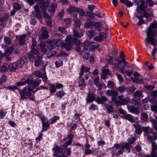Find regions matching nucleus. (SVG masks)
<instances>
[{
    "label": "nucleus",
    "instance_id": "22",
    "mask_svg": "<svg viewBox=\"0 0 157 157\" xmlns=\"http://www.w3.org/2000/svg\"><path fill=\"white\" fill-rule=\"evenodd\" d=\"M133 96L135 97H138L143 98L144 96L142 92L139 90H136Z\"/></svg>",
    "mask_w": 157,
    "mask_h": 157
},
{
    "label": "nucleus",
    "instance_id": "58",
    "mask_svg": "<svg viewBox=\"0 0 157 157\" xmlns=\"http://www.w3.org/2000/svg\"><path fill=\"white\" fill-rule=\"evenodd\" d=\"M41 78L43 79V81L44 82H45L47 81L48 78L45 72H44Z\"/></svg>",
    "mask_w": 157,
    "mask_h": 157
},
{
    "label": "nucleus",
    "instance_id": "15",
    "mask_svg": "<svg viewBox=\"0 0 157 157\" xmlns=\"http://www.w3.org/2000/svg\"><path fill=\"white\" fill-rule=\"evenodd\" d=\"M90 68L87 67H85L84 65H82L81 66V72L79 78H80L83 75L84 72H88L90 71Z\"/></svg>",
    "mask_w": 157,
    "mask_h": 157
},
{
    "label": "nucleus",
    "instance_id": "27",
    "mask_svg": "<svg viewBox=\"0 0 157 157\" xmlns=\"http://www.w3.org/2000/svg\"><path fill=\"white\" fill-rule=\"evenodd\" d=\"M13 50V48L10 46L5 51V55H9Z\"/></svg>",
    "mask_w": 157,
    "mask_h": 157
},
{
    "label": "nucleus",
    "instance_id": "9",
    "mask_svg": "<svg viewBox=\"0 0 157 157\" xmlns=\"http://www.w3.org/2000/svg\"><path fill=\"white\" fill-rule=\"evenodd\" d=\"M106 37V34L103 32H101L99 33V37L96 36L94 39L96 41L99 42L104 40Z\"/></svg>",
    "mask_w": 157,
    "mask_h": 157
},
{
    "label": "nucleus",
    "instance_id": "13",
    "mask_svg": "<svg viewBox=\"0 0 157 157\" xmlns=\"http://www.w3.org/2000/svg\"><path fill=\"white\" fill-rule=\"evenodd\" d=\"M121 147L122 149L124 150L126 149L125 151H127L128 153H129L130 152V149L131 148V146L128 143H124L121 145Z\"/></svg>",
    "mask_w": 157,
    "mask_h": 157
},
{
    "label": "nucleus",
    "instance_id": "17",
    "mask_svg": "<svg viewBox=\"0 0 157 157\" xmlns=\"http://www.w3.org/2000/svg\"><path fill=\"white\" fill-rule=\"evenodd\" d=\"M107 101V98L105 96H102L97 98L96 102L98 104H103L104 102Z\"/></svg>",
    "mask_w": 157,
    "mask_h": 157
},
{
    "label": "nucleus",
    "instance_id": "1",
    "mask_svg": "<svg viewBox=\"0 0 157 157\" xmlns=\"http://www.w3.org/2000/svg\"><path fill=\"white\" fill-rule=\"evenodd\" d=\"M157 27V22H153L151 24L150 26L148 28L145 32L147 33V36L145 40V44L147 46V44L150 43L153 46H156V40L154 38V34L153 29Z\"/></svg>",
    "mask_w": 157,
    "mask_h": 157
},
{
    "label": "nucleus",
    "instance_id": "54",
    "mask_svg": "<svg viewBox=\"0 0 157 157\" xmlns=\"http://www.w3.org/2000/svg\"><path fill=\"white\" fill-rule=\"evenodd\" d=\"M4 40L5 43L7 45H10L11 44V41L10 39L8 37H5L4 38Z\"/></svg>",
    "mask_w": 157,
    "mask_h": 157
},
{
    "label": "nucleus",
    "instance_id": "12",
    "mask_svg": "<svg viewBox=\"0 0 157 157\" xmlns=\"http://www.w3.org/2000/svg\"><path fill=\"white\" fill-rule=\"evenodd\" d=\"M133 126L135 128V132L137 134H141L142 133L141 130V126L138 124H133Z\"/></svg>",
    "mask_w": 157,
    "mask_h": 157
},
{
    "label": "nucleus",
    "instance_id": "24",
    "mask_svg": "<svg viewBox=\"0 0 157 157\" xmlns=\"http://www.w3.org/2000/svg\"><path fill=\"white\" fill-rule=\"evenodd\" d=\"M26 35H22L20 36L19 38V44L21 45H23L25 42V38Z\"/></svg>",
    "mask_w": 157,
    "mask_h": 157
},
{
    "label": "nucleus",
    "instance_id": "64",
    "mask_svg": "<svg viewBox=\"0 0 157 157\" xmlns=\"http://www.w3.org/2000/svg\"><path fill=\"white\" fill-rule=\"evenodd\" d=\"M149 128L150 127L149 126L144 127L142 129L145 133H147L148 132Z\"/></svg>",
    "mask_w": 157,
    "mask_h": 157
},
{
    "label": "nucleus",
    "instance_id": "30",
    "mask_svg": "<svg viewBox=\"0 0 157 157\" xmlns=\"http://www.w3.org/2000/svg\"><path fill=\"white\" fill-rule=\"evenodd\" d=\"M74 25L75 26L79 27L80 25V22L79 20L76 17H75L74 20Z\"/></svg>",
    "mask_w": 157,
    "mask_h": 157
},
{
    "label": "nucleus",
    "instance_id": "40",
    "mask_svg": "<svg viewBox=\"0 0 157 157\" xmlns=\"http://www.w3.org/2000/svg\"><path fill=\"white\" fill-rule=\"evenodd\" d=\"M7 21V18L6 17H4L0 19V25H2L4 24H6V21Z\"/></svg>",
    "mask_w": 157,
    "mask_h": 157
},
{
    "label": "nucleus",
    "instance_id": "38",
    "mask_svg": "<svg viewBox=\"0 0 157 157\" xmlns=\"http://www.w3.org/2000/svg\"><path fill=\"white\" fill-rule=\"evenodd\" d=\"M114 85V82L111 80L109 81L107 83V87L109 88H113Z\"/></svg>",
    "mask_w": 157,
    "mask_h": 157
},
{
    "label": "nucleus",
    "instance_id": "43",
    "mask_svg": "<svg viewBox=\"0 0 157 157\" xmlns=\"http://www.w3.org/2000/svg\"><path fill=\"white\" fill-rule=\"evenodd\" d=\"M87 15L90 18H93L95 16V14L91 11H87L86 13Z\"/></svg>",
    "mask_w": 157,
    "mask_h": 157
},
{
    "label": "nucleus",
    "instance_id": "53",
    "mask_svg": "<svg viewBox=\"0 0 157 157\" xmlns=\"http://www.w3.org/2000/svg\"><path fill=\"white\" fill-rule=\"evenodd\" d=\"M152 144V151H156L157 149V145L155 143V142Z\"/></svg>",
    "mask_w": 157,
    "mask_h": 157
},
{
    "label": "nucleus",
    "instance_id": "29",
    "mask_svg": "<svg viewBox=\"0 0 157 157\" xmlns=\"http://www.w3.org/2000/svg\"><path fill=\"white\" fill-rule=\"evenodd\" d=\"M63 42L61 43V41L60 39H57L53 40V46H59L61 44V45L62 47L63 46L62 45V44Z\"/></svg>",
    "mask_w": 157,
    "mask_h": 157
},
{
    "label": "nucleus",
    "instance_id": "39",
    "mask_svg": "<svg viewBox=\"0 0 157 157\" xmlns=\"http://www.w3.org/2000/svg\"><path fill=\"white\" fill-rule=\"evenodd\" d=\"M50 92L51 93H54L56 92V90L55 86L52 84L50 85Z\"/></svg>",
    "mask_w": 157,
    "mask_h": 157
},
{
    "label": "nucleus",
    "instance_id": "28",
    "mask_svg": "<svg viewBox=\"0 0 157 157\" xmlns=\"http://www.w3.org/2000/svg\"><path fill=\"white\" fill-rule=\"evenodd\" d=\"M131 123L134 122L133 117L130 114H126V119Z\"/></svg>",
    "mask_w": 157,
    "mask_h": 157
},
{
    "label": "nucleus",
    "instance_id": "16",
    "mask_svg": "<svg viewBox=\"0 0 157 157\" xmlns=\"http://www.w3.org/2000/svg\"><path fill=\"white\" fill-rule=\"evenodd\" d=\"M84 27L86 29L93 28V21L89 20V19H87L84 25Z\"/></svg>",
    "mask_w": 157,
    "mask_h": 157
},
{
    "label": "nucleus",
    "instance_id": "19",
    "mask_svg": "<svg viewBox=\"0 0 157 157\" xmlns=\"http://www.w3.org/2000/svg\"><path fill=\"white\" fill-rule=\"evenodd\" d=\"M138 5L139 6L140 9L141 11H143L146 7L144 2L143 0H140L138 1Z\"/></svg>",
    "mask_w": 157,
    "mask_h": 157
},
{
    "label": "nucleus",
    "instance_id": "5",
    "mask_svg": "<svg viewBox=\"0 0 157 157\" xmlns=\"http://www.w3.org/2000/svg\"><path fill=\"white\" fill-rule=\"evenodd\" d=\"M35 88L34 87H29L27 89L24 88L22 90L19 89L18 91L20 94L21 99L22 100L25 99L26 98V96H30L31 95V91H33L34 93H35L40 89V88H37L34 91Z\"/></svg>",
    "mask_w": 157,
    "mask_h": 157
},
{
    "label": "nucleus",
    "instance_id": "2",
    "mask_svg": "<svg viewBox=\"0 0 157 157\" xmlns=\"http://www.w3.org/2000/svg\"><path fill=\"white\" fill-rule=\"evenodd\" d=\"M120 57L123 61V65L121 67H120L118 65H115V68L119 69L121 70V73L122 74H124L128 76H130L133 73V71L131 70H127L126 68H131V64L128 62L125 61V59L124 58V55L123 52H121Z\"/></svg>",
    "mask_w": 157,
    "mask_h": 157
},
{
    "label": "nucleus",
    "instance_id": "8",
    "mask_svg": "<svg viewBox=\"0 0 157 157\" xmlns=\"http://www.w3.org/2000/svg\"><path fill=\"white\" fill-rule=\"evenodd\" d=\"M127 108L128 111L132 113L138 115L140 112V109L139 107H136L133 105H127Z\"/></svg>",
    "mask_w": 157,
    "mask_h": 157
},
{
    "label": "nucleus",
    "instance_id": "32",
    "mask_svg": "<svg viewBox=\"0 0 157 157\" xmlns=\"http://www.w3.org/2000/svg\"><path fill=\"white\" fill-rule=\"evenodd\" d=\"M77 11L78 12L80 16H83L85 15V12L84 10L80 8H77Z\"/></svg>",
    "mask_w": 157,
    "mask_h": 157
},
{
    "label": "nucleus",
    "instance_id": "55",
    "mask_svg": "<svg viewBox=\"0 0 157 157\" xmlns=\"http://www.w3.org/2000/svg\"><path fill=\"white\" fill-rule=\"evenodd\" d=\"M59 30L64 34H66L67 33L66 29L63 27H59Z\"/></svg>",
    "mask_w": 157,
    "mask_h": 157
},
{
    "label": "nucleus",
    "instance_id": "34",
    "mask_svg": "<svg viewBox=\"0 0 157 157\" xmlns=\"http://www.w3.org/2000/svg\"><path fill=\"white\" fill-rule=\"evenodd\" d=\"M71 23V20L69 18H66L64 19L63 23L65 25H67V26H68L69 25V24Z\"/></svg>",
    "mask_w": 157,
    "mask_h": 157
},
{
    "label": "nucleus",
    "instance_id": "52",
    "mask_svg": "<svg viewBox=\"0 0 157 157\" xmlns=\"http://www.w3.org/2000/svg\"><path fill=\"white\" fill-rule=\"evenodd\" d=\"M7 70V68L6 66L5 65H3L2 66L0 69L1 71L2 72H6Z\"/></svg>",
    "mask_w": 157,
    "mask_h": 157
},
{
    "label": "nucleus",
    "instance_id": "42",
    "mask_svg": "<svg viewBox=\"0 0 157 157\" xmlns=\"http://www.w3.org/2000/svg\"><path fill=\"white\" fill-rule=\"evenodd\" d=\"M117 89L121 93L124 92L125 90V88L123 86H120Z\"/></svg>",
    "mask_w": 157,
    "mask_h": 157
},
{
    "label": "nucleus",
    "instance_id": "4",
    "mask_svg": "<svg viewBox=\"0 0 157 157\" xmlns=\"http://www.w3.org/2000/svg\"><path fill=\"white\" fill-rule=\"evenodd\" d=\"M49 2L48 1L44 2L40 4V7L43 12H46L47 7H48V11L50 14V16H52L54 15V13L57 7V4L55 0L51 2L50 5H49Z\"/></svg>",
    "mask_w": 157,
    "mask_h": 157
},
{
    "label": "nucleus",
    "instance_id": "59",
    "mask_svg": "<svg viewBox=\"0 0 157 157\" xmlns=\"http://www.w3.org/2000/svg\"><path fill=\"white\" fill-rule=\"evenodd\" d=\"M117 77L120 82H122L124 81V79L122 75L119 74H117Z\"/></svg>",
    "mask_w": 157,
    "mask_h": 157
},
{
    "label": "nucleus",
    "instance_id": "45",
    "mask_svg": "<svg viewBox=\"0 0 157 157\" xmlns=\"http://www.w3.org/2000/svg\"><path fill=\"white\" fill-rule=\"evenodd\" d=\"M147 139L148 142H150L151 144L154 142L153 141V137L151 136L147 135Z\"/></svg>",
    "mask_w": 157,
    "mask_h": 157
},
{
    "label": "nucleus",
    "instance_id": "6",
    "mask_svg": "<svg viewBox=\"0 0 157 157\" xmlns=\"http://www.w3.org/2000/svg\"><path fill=\"white\" fill-rule=\"evenodd\" d=\"M93 43V42L86 41L83 44H81L82 46L83 47V50L82 51L81 54L84 59L88 60L89 58L88 48Z\"/></svg>",
    "mask_w": 157,
    "mask_h": 157
},
{
    "label": "nucleus",
    "instance_id": "57",
    "mask_svg": "<svg viewBox=\"0 0 157 157\" xmlns=\"http://www.w3.org/2000/svg\"><path fill=\"white\" fill-rule=\"evenodd\" d=\"M62 152H59L56 153H54L53 154V157H62V156L63 155V154H62Z\"/></svg>",
    "mask_w": 157,
    "mask_h": 157
},
{
    "label": "nucleus",
    "instance_id": "3",
    "mask_svg": "<svg viewBox=\"0 0 157 157\" xmlns=\"http://www.w3.org/2000/svg\"><path fill=\"white\" fill-rule=\"evenodd\" d=\"M65 41L66 43H62V45L67 51H69L71 49L74 44H75L77 45H78L81 44V42L77 38L72 37L71 35H68L66 37Z\"/></svg>",
    "mask_w": 157,
    "mask_h": 157
},
{
    "label": "nucleus",
    "instance_id": "7",
    "mask_svg": "<svg viewBox=\"0 0 157 157\" xmlns=\"http://www.w3.org/2000/svg\"><path fill=\"white\" fill-rule=\"evenodd\" d=\"M111 101L118 106L127 105L128 103L127 100L124 98L123 95L118 96L117 98L112 97Z\"/></svg>",
    "mask_w": 157,
    "mask_h": 157
},
{
    "label": "nucleus",
    "instance_id": "49",
    "mask_svg": "<svg viewBox=\"0 0 157 157\" xmlns=\"http://www.w3.org/2000/svg\"><path fill=\"white\" fill-rule=\"evenodd\" d=\"M106 109L109 113H111L114 110L113 108L111 106L107 105L106 107Z\"/></svg>",
    "mask_w": 157,
    "mask_h": 157
},
{
    "label": "nucleus",
    "instance_id": "33",
    "mask_svg": "<svg viewBox=\"0 0 157 157\" xmlns=\"http://www.w3.org/2000/svg\"><path fill=\"white\" fill-rule=\"evenodd\" d=\"M65 93L63 92V90H61L57 92L56 95V96L57 97H59L60 98H61L62 97H63Z\"/></svg>",
    "mask_w": 157,
    "mask_h": 157
},
{
    "label": "nucleus",
    "instance_id": "18",
    "mask_svg": "<svg viewBox=\"0 0 157 157\" xmlns=\"http://www.w3.org/2000/svg\"><path fill=\"white\" fill-rule=\"evenodd\" d=\"M48 37V32L46 29H43L41 38L42 39L44 40L47 38Z\"/></svg>",
    "mask_w": 157,
    "mask_h": 157
},
{
    "label": "nucleus",
    "instance_id": "47",
    "mask_svg": "<svg viewBox=\"0 0 157 157\" xmlns=\"http://www.w3.org/2000/svg\"><path fill=\"white\" fill-rule=\"evenodd\" d=\"M149 101H152L149 97H147L142 100V102L143 104L147 103Z\"/></svg>",
    "mask_w": 157,
    "mask_h": 157
},
{
    "label": "nucleus",
    "instance_id": "50",
    "mask_svg": "<svg viewBox=\"0 0 157 157\" xmlns=\"http://www.w3.org/2000/svg\"><path fill=\"white\" fill-rule=\"evenodd\" d=\"M13 6L14 9L17 10H19L21 8V6L19 5V4L16 2H15L13 4Z\"/></svg>",
    "mask_w": 157,
    "mask_h": 157
},
{
    "label": "nucleus",
    "instance_id": "25",
    "mask_svg": "<svg viewBox=\"0 0 157 157\" xmlns=\"http://www.w3.org/2000/svg\"><path fill=\"white\" fill-rule=\"evenodd\" d=\"M48 122H46L42 123V126L43 127L42 132L46 131L49 128V124Z\"/></svg>",
    "mask_w": 157,
    "mask_h": 157
},
{
    "label": "nucleus",
    "instance_id": "23",
    "mask_svg": "<svg viewBox=\"0 0 157 157\" xmlns=\"http://www.w3.org/2000/svg\"><path fill=\"white\" fill-rule=\"evenodd\" d=\"M86 33L87 36H89L90 39L92 38L96 35L95 31L94 30L88 31Z\"/></svg>",
    "mask_w": 157,
    "mask_h": 157
},
{
    "label": "nucleus",
    "instance_id": "26",
    "mask_svg": "<svg viewBox=\"0 0 157 157\" xmlns=\"http://www.w3.org/2000/svg\"><path fill=\"white\" fill-rule=\"evenodd\" d=\"M141 119L144 121H147L148 120V115L146 113H142L141 114Z\"/></svg>",
    "mask_w": 157,
    "mask_h": 157
},
{
    "label": "nucleus",
    "instance_id": "60",
    "mask_svg": "<svg viewBox=\"0 0 157 157\" xmlns=\"http://www.w3.org/2000/svg\"><path fill=\"white\" fill-rule=\"evenodd\" d=\"M156 120H155L152 117H150V120L152 124V125H154L155 124H157V117H156Z\"/></svg>",
    "mask_w": 157,
    "mask_h": 157
},
{
    "label": "nucleus",
    "instance_id": "44",
    "mask_svg": "<svg viewBox=\"0 0 157 157\" xmlns=\"http://www.w3.org/2000/svg\"><path fill=\"white\" fill-rule=\"evenodd\" d=\"M73 35L75 36L78 38H80L83 35L82 34H80L77 31L74 30H73Z\"/></svg>",
    "mask_w": 157,
    "mask_h": 157
},
{
    "label": "nucleus",
    "instance_id": "14",
    "mask_svg": "<svg viewBox=\"0 0 157 157\" xmlns=\"http://www.w3.org/2000/svg\"><path fill=\"white\" fill-rule=\"evenodd\" d=\"M18 66L17 62H14L10 64L9 66L8 69L10 71H14Z\"/></svg>",
    "mask_w": 157,
    "mask_h": 157
},
{
    "label": "nucleus",
    "instance_id": "35",
    "mask_svg": "<svg viewBox=\"0 0 157 157\" xmlns=\"http://www.w3.org/2000/svg\"><path fill=\"white\" fill-rule=\"evenodd\" d=\"M113 57L112 56H110L109 57V59H108L107 60V61L108 62V64L114 66V67L115 68V65L116 64L114 63L113 62Z\"/></svg>",
    "mask_w": 157,
    "mask_h": 157
},
{
    "label": "nucleus",
    "instance_id": "10",
    "mask_svg": "<svg viewBox=\"0 0 157 157\" xmlns=\"http://www.w3.org/2000/svg\"><path fill=\"white\" fill-rule=\"evenodd\" d=\"M93 82L94 84L98 87V90H100L102 89V86L104 84L100 82L99 77H96L94 80Z\"/></svg>",
    "mask_w": 157,
    "mask_h": 157
},
{
    "label": "nucleus",
    "instance_id": "61",
    "mask_svg": "<svg viewBox=\"0 0 157 157\" xmlns=\"http://www.w3.org/2000/svg\"><path fill=\"white\" fill-rule=\"evenodd\" d=\"M97 144L98 146H100L105 145V141L103 140H100L98 142Z\"/></svg>",
    "mask_w": 157,
    "mask_h": 157
},
{
    "label": "nucleus",
    "instance_id": "31",
    "mask_svg": "<svg viewBox=\"0 0 157 157\" xmlns=\"http://www.w3.org/2000/svg\"><path fill=\"white\" fill-rule=\"evenodd\" d=\"M7 80V77L6 75H3L0 78V84H2Z\"/></svg>",
    "mask_w": 157,
    "mask_h": 157
},
{
    "label": "nucleus",
    "instance_id": "51",
    "mask_svg": "<svg viewBox=\"0 0 157 157\" xmlns=\"http://www.w3.org/2000/svg\"><path fill=\"white\" fill-rule=\"evenodd\" d=\"M63 62L60 60H59L58 61H56L55 62L56 66L57 67H59L60 66H62L63 65Z\"/></svg>",
    "mask_w": 157,
    "mask_h": 157
},
{
    "label": "nucleus",
    "instance_id": "56",
    "mask_svg": "<svg viewBox=\"0 0 157 157\" xmlns=\"http://www.w3.org/2000/svg\"><path fill=\"white\" fill-rule=\"evenodd\" d=\"M6 112H4L3 111L1 110L0 111V118L3 119L6 115Z\"/></svg>",
    "mask_w": 157,
    "mask_h": 157
},
{
    "label": "nucleus",
    "instance_id": "21",
    "mask_svg": "<svg viewBox=\"0 0 157 157\" xmlns=\"http://www.w3.org/2000/svg\"><path fill=\"white\" fill-rule=\"evenodd\" d=\"M46 42L48 44V46H47L48 49H49L50 50L52 49L53 48V41L48 39L46 40Z\"/></svg>",
    "mask_w": 157,
    "mask_h": 157
},
{
    "label": "nucleus",
    "instance_id": "36",
    "mask_svg": "<svg viewBox=\"0 0 157 157\" xmlns=\"http://www.w3.org/2000/svg\"><path fill=\"white\" fill-rule=\"evenodd\" d=\"M77 8L75 7H72L69 8L68 9V12L70 13H72L77 11Z\"/></svg>",
    "mask_w": 157,
    "mask_h": 157
},
{
    "label": "nucleus",
    "instance_id": "37",
    "mask_svg": "<svg viewBox=\"0 0 157 157\" xmlns=\"http://www.w3.org/2000/svg\"><path fill=\"white\" fill-rule=\"evenodd\" d=\"M59 117L58 116H56L52 117L50 119V123L51 124H53L55 122H56V121L59 120Z\"/></svg>",
    "mask_w": 157,
    "mask_h": 157
},
{
    "label": "nucleus",
    "instance_id": "20",
    "mask_svg": "<svg viewBox=\"0 0 157 157\" xmlns=\"http://www.w3.org/2000/svg\"><path fill=\"white\" fill-rule=\"evenodd\" d=\"M52 150L54 151V153L59 152H62V150H61V148L57 145L54 144V147L52 148Z\"/></svg>",
    "mask_w": 157,
    "mask_h": 157
},
{
    "label": "nucleus",
    "instance_id": "41",
    "mask_svg": "<svg viewBox=\"0 0 157 157\" xmlns=\"http://www.w3.org/2000/svg\"><path fill=\"white\" fill-rule=\"evenodd\" d=\"M93 25L95 29H97L100 27L101 25V24L100 22H93Z\"/></svg>",
    "mask_w": 157,
    "mask_h": 157
},
{
    "label": "nucleus",
    "instance_id": "11",
    "mask_svg": "<svg viewBox=\"0 0 157 157\" xmlns=\"http://www.w3.org/2000/svg\"><path fill=\"white\" fill-rule=\"evenodd\" d=\"M95 98V96L94 95L89 92L86 98V104L92 102L94 100Z\"/></svg>",
    "mask_w": 157,
    "mask_h": 157
},
{
    "label": "nucleus",
    "instance_id": "62",
    "mask_svg": "<svg viewBox=\"0 0 157 157\" xmlns=\"http://www.w3.org/2000/svg\"><path fill=\"white\" fill-rule=\"evenodd\" d=\"M7 88L10 90H14L17 89V86L14 85L10 86L7 87Z\"/></svg>",
    "mask_w": 157,
    "mask_h": 157
},
{
    "label": "nucleus",
    "instance_id": "46",
    "mask_svg": "<svg viewBox=\"0 0 157 157\" xmlns=\"http://www.w3.org/2000/svg\"><path fill=\"white\" fill-rule=\"evenodd\" d=\"M89 108L90 110H93L94 111L98 109L97 106L93 104H91Z\"/></svg>",
    "mask_w": 157,
    "mask_h": 157
},
{
    "label": "nucleus",
    "instance_id": "63",
    "mask_svg": "<svg viewBox=\"0 0 157 157\" xmlns=\"http://www.w3.org/2000/svg\"><path fill=\"white\" fill-rule=\"evenodd\" d=\"M151 110L155 112H157V105H152L151 106Z\"/></svg>",
    "mask_w": 157,
    "mask_h": 157
},
{
    "label": "nucleus",
    "instance_id": "48",
    "mask_svg": "<svg viewBox=\"0 0 157 157\" xmlns=\"http://www.w3.org/2000/svg\"><path fill=\"white\" fill-rule=\"evenodd\" d=\"M84 152L86 155L94 154V151H91L89 149H85Z\"/></svg>",
    "mask_w": 157,
    "mask_h": 157
}]
</instances>
